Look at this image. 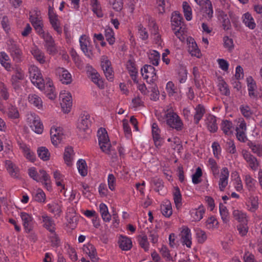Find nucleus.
Listing matches in <instances>:
<instances>
[{
  "label": "nucleus",
  "instance_id": "1",
  "mask_svg": "<svg viewBox=\"0 0 262 262\" xmlns=\"http://www.w3.org/2000/svg\"><path fill=\"white\" fill-rule=\"evenodd\" d=\"M29 72L32 83L40 90L47 89L50 92L48 94L49 98L51 99H54L56 94L54 93V87L51 79L49 78L43 79L40 70L34 65L29 67Z\"/></svg>",
  "mask_w": 262,
  "mask_h": 262
},
{
  "label": "nucleus",
  "instance_id": "2",
  "mask_svg": "<svg viewBox=\"0 0 262 262\" xmlns=\"http://www.w3.org/2000/svg\"><path fill=\"white\" fill-rule=\"evenodd\" d=\"M163 119L166 124L177 131L182 130L183 122L179 115L172 108L167 109L164 113Z\"/></svg>",
  "mask_w": 262,
  "mask_h": 262
},
{
  "label": "nucleus",
  "instance_id": "3",
  "mask_svg": "<svg viewBox=\"0 0 262 262\" xmlns=\"http://www.w3.org/2000/svg\"><path fill=\"white\" fill-rule=\"evenodd\" d=\"M7 50L13 61L20 62L23 58V51L19 45L12 38H9L6 42Z\"/></svg>",
  "mask_w": 262,
  "mask_h": 262
},
{
  "label": "nucleus",
  "instance_id": "4",
  "mask_svg": "<svg viewBox=\"0 0 262 262\" xmlns=\"http://www.w3.org/2000/svg\"><path fill=\"white\" fill-rule=\"evenodd\" d=\"M97 136L101 150L106 154H109L111 144L106 130L104 128H100L98 131Z\"/></svg>",
  "mask_w": 262,
  "mask_h": 262
},
{
  "label": "nucleus",
  "instance_id": "5",
  "mask_svg": "<svg viewBox=\"0 0 262 262\" xmlns=\"http://www.w3.org/2000/svg\"><path fill=\"white\" fill-rule=\"evenodd\" d=\"M27 122L33 131L38 134H41L43 130V126L39 117L35 113L28 114Z\"/></svg>",
  "mask_w": 262,
  "mask_h": 262
},
{
  "label": "nucleus",
  "instance_id": "6",
  "mask_svg": "<svg viewBox=\"0 0 262 262\" xmlns=\"http://www.w3.org/2000/svg\"><path fill=\"white\" fill-rule=\"evenodd\" d=\"M141 73L143 78L148 83H154L158 79L156 69L151 65H144L141 70Z\"/></svg>",
  "mask_w": 262,
  "mask_h": 262
},
{
  "label": "nucleus",
  "instance_id": "7",
  "mask_svg": "<svg viewBox=\"0 0 262 262\" xmlns=\"http://www.w3.org/2000/svg\"><path fill=\"white\" fill-rule=\"evenodd\" d=\"M48 17L50 24L53 29L58 34L62 32L58 16L55 12L54 8L49 6L48 8Z\"/></svg>",
  "mask_w": 262,
  "mask_h": 262
},
{
  "label": "nucleus",
  "instance_id": "8",
  "mask_svg": "<svg viewBox=\"0 0 262 262\" xmlns=\"http://www.w3.org/2000/svg\"><path fill=\"white\" fill-rule=\"evenodd\" d=\"M80 49L84 55L90 57L92 55V45L90 38L86 35H82L79 38Z\"/></svg>",
  "mask_w": 262,
  "mask_h": 262
},
{
  "label": "nucleus",
  "instance_id": "9",
  "mask_svg": "<svg viewBox=\"0 0 262 262\" xmlns=\"http://www.w3.org/2000/svg\"><path fill=\"white\" fill-rule=\"evenodd\" d=\"M22 222V224L25 231L29 233L33 228L35 223L32 215L25 212H20L19 214Z\"/></svg>",
  "mask_w": 262,
  "mask_h": 262
},
{
  "label": "nucleus",
  "instance_id": "10",
  "mask_svg": "<svg viewBox=\"0 0 262 262\" xmlns=\"http://www.w3.org/2000/svg\"><path fill=\"white\" fill-rule=\"evenodd\" d=\"M101 67L103 71L104 75L109 81H113L114 79V71L112 67L111 61L107 57L103 56L101 58Z\"/></svg>",
  "mask_w": 262,
  "mask_h": 262
},
{
  "label": "nucleus",
  "instance_id": "11",
  "mask_svg": "<svg viewBox=\"0 0 262 262\" xmlns=\"http://www.w3.org/2000/svg\"><path fill=\"white\" fill-rule=\"evenodd\" d=\"M45 41V47L47 52L52 55H55L58 52V50L55 41L49 33H48L41 37Z\"/></svg>",
  "mask_w": 262,
  "mask_h": 262
},
{
  "label": "nucleus",
  "instance_id": "12",
  "mask_svg": "<svg viewBox=\"0 0 262 262\" xmlns=\"http://www.w3.org/2000/svg\"><path fill=\"white\" fill-rule=\"evenodd\" d=\"M60 99L61 100L60 105L62 111L65 113H68L72 105V96L71 94L66 91L60 92L59 95Z\"/></svg>",
  "mask_w": 262,
  "mask_h": 262
},
{
  "label": "nucleus",
  "instance_id": "13",
  "mask_svg": "<svg viewBox=\"0 0 262 262\" xmlns=\"http://www.w3.org/2000/svg\"><path fill=\"white\" fill-rule=\"evenodd\" d=\"M246 209L248 211L254 213L259 208V198L256 195L250 193L246 199Z\"/></svg>",
  "mask_w": 262,
  "mask_h": 262
},
{
  "label": "nucleus",
  "instance_id": "14",
  "mask_svg": "<svg viewBox=\"0 0 262 262\" xmlns=\"http://www.w3.org/2000/svg\"><path fill=\"white\" fill-rule=\"evenodd\" d=\"M229 171L227 167H224L221 170L218 182L219 189L221 191H224L228 185Z\"/></svg>",
  "mask_w": 262,
  "mask_h": 262
},
{
  "label": "nucleus",
  "instance_id": "15",
  "mask_svg": "<svg viewBox=\"0 0 262 262\" xmlns=\"http://www.w3.org/2000/svg\"><path fill=\"white\" fill-rule=\"evenodd\" d=\"M87 74L92 81L96 84L100 89H102L104 88L103 81L102 78H100V75L95 69H93L92 67H88Z\"/></svg>",
  "mask_w": 262,
  "mask_h": 262
},
{
  "label": "nucleus",
  "instance_id": "16",
  "mask_svg": "<svg viewBox=\"0 0 262 262\" xmlns=\"http://www.w3.org/2000/svg\"><path fill=\"white\" fill-rule=\"evenodd\" d=\"M181 243L187 248H191L192 245V236L191 230L187 226H183L179 234Z\"/></svg>",
  "mask_w": 262,
  "mask_h": 262
},
{
  "label": "nucleus",
  "instance_id": "17",
  "mask_svg": "<svg viewBox=\"0 0 262 262\" xmlns=\"http://www.w3.org/2000/svg\"><path fill=\"white\" fill-rule=\"evenodd\" d=\"M188 51L191 56L200 58L202 54L194 39L192 37H188L186 39Z\"/></svg>",
  "mask_w": 262,
  "mask_h": 262
},
{
  "label": "nucleus",
  "instance_id": "18",
  "mask_svg": "<svg viewBox=\"0 0 262 262\" xmlns=\"http://www.w3.org/2000/svg\"><path fill=\"white\" fill-rule=\"evenodd\" d=\"M91 125L90 116L88 113L81 114L78 120L77 127L81 131L88 129Z\"/></svg>",
  "mask_w": 262,
  "mask_h": 262
},
{
  "label": "nucleus",
  "instance_id": "19",
  "mask_svg": "<svg viewBox=\"0 0 262 262\" xmlns=\"http://www.w3.org/2000/svg\"><path fill=\"white\" fill-rule=\"evenodd\" d=\"M51 139L52 144L57 146L62 139L63 132L62 128L53 126L50 129Z\"/></svg>",
  "mask_w": 262,
  "mask_h": 262
},
{
  "label": "nucleus",
  "instance_id": "20",
  "mask_svg": "<svg viewBox=\"0 0 262 262\" xmlns=\"http://www.w3.org/2000/svg\"><path fill=\"white\" fill-rule=\"evenodd\" d=\"M243 155L244 159L248 164L249 168L253 171L258 169L259 163L257 158L248 151H243Z\"/></svg>",
  "mask_w": 262,
  "mask_h": 262
},
{
  "label": "nucleus",
  "instance_id": "21",
  "mask_svg": "<svg viewBox=\"0 0 262 262\" xmlns=\"http://www.w3.org/2000/svg\"><path fill=\"white\" fill-rule=\"evenodd\" d=\"M40 220L41 221L42 227L48 231L56 229L55 221L51 216L48 215L47 213H43Z\"/></svg>",
  "mask_w": 262,
  "mask_h": 262
},
{
  "label": "nucleus",
  "instance_id": "22",
  "mask_svg": "<svg viewBox=\"0 0 262 262\" xmlns=\"http://www.w3.org/2000/svg\"><path fill=\"white\" fill-rule=\"evenodd\" d=\"M18 144L24 157L28 160L34 162L36 160V156L35 153L30 149V146L23 142H18Z\"/></svg>",
  "mask_w": 262,
  "mask_h": 262
},
{
  "label": "nucleus",
  "instance_id": "23",
  "mask_svg": "<svg viewBox=\"0 0 262 262\" xmlns=\"http://www.w3.org/2000/svg\"><path fill=\"white\" fill-rule=\"evenodd\" d=\"M152 139L155 145L159 148L162 145L163 139L161 137V130L156 123H153L151 126Z\"/></svg>",
  "mask_w": 262,
  "mask_h": 262
},
{
  "label": "nucleus",
  "instance_id": "24",
  "mask_svg": "<svg viewBox=\"0 0 262 262\" xmlns=\"http://www.w3.org/2000/svg\"><path fill=\"white\" fill-rule=\"evenodd\" d=\"M83 253L87 254L92 261L96 262L98 259L96 249L94 246L90 243L84 244L82 247Z\"/></svg>",
  "mask_w": 262,
  "mask_h": 262
},
{
  "label": "nucleus",
  "instance_id": "25",
  "mask_svg": "<svg viewBox=\"0 0 262 262\" xmlns=\"http://www.w3.org/2000/svg\"><path fill=\"white\" fill-rule=\"evenodd\" d=\"M56 72L59 75V80L62 83L69 84L72 82V75L67 70L63 68H59L57 69Z\"/></svg>",
  "mask_w": 262,
  "mask_h": 262
},
{
  "label": "nucleus",
  "instance_id": "26",
  "mask_svg": "<svg viewBox=\"0 0 262 262\" xmlns=\"http://www.w3.org/2000/svg\"><path fill=\"white\" fill-rule=\"evenodd\" d=\"M205 212V209L202 205L198 208L192 209L190 211V214L192 221L198 222L203 219Z\"/></svg>",
  "mask_w": 262,
  "mask_h": 262
},
{
  "label": "nucleus",
  "instance_id": "27",
  "mask_svg": "<svg viewBox=\"0 0 262 262\" xmlns=\"http://www.w3.org/2000/svg\"><path fill=\"white\" fill-rule=\"evenodd\" d=\"M205 125L211 133H215L218 129L216 118L212 115H208L205 120Z\"/></svg>",
  "mask_w": 262,
  "mask_h": 262
},
{
  "label": "nucleus",
  "instance_id": "28",
  "mask_svg": "<svg viewBox=\"0 0 262 262\" xmlns=\"http://www.w3.org/2000/svg\"><path fill=\"white\" fill-rule=\"evenodd\" d=\"M245 186L247 189L250 193H253L256 190V185L257 181L253 178L250 174H246L244 176V179Z\"/></svg>",
  "mask_w": 262,
  "mask_h": 262
},
{
  "label": "nucleus",
  "instance_id": "29",
  "mask_svg": "<svg viewBox=\"0 0 262 262\" xmlns=\"http://www.w3.org/2000/svg\"><path fill=\"white\" fill-rule=\"evenodd\" d=\"M0 64L8 72L12 69L11 59L5 51L0 52Z\"/></svg>",
  "mask_w": 262,
  "mask_h": 262
},
{
  "label": "nucleus",
  "instance_id": "30",
  "mask_svg": "<svg viewBox=\"0 0 262 262\" xmlns=\"http://www.w3.org/2000/svg\"><path fill=\"white\" fill-rule=\"evenodd\" d=\"M28 99L29 102L39 110L43 109V102L41 98L36 94H30Z\"/></svg>",
  "mask_w": 262,
  "mask_h": 262
},
{
  "label": "nucleus",
  "instance_id": "31",
  "mask_svg": "<svg viewBox=\"0 0 262 262\" xmlns=\"http://www.w3.org/2000/svg\"><path fill=\"white\" fill-rule=\"evenodd\" d=\"M218 19L221 24L223 29L225 31H228L231 29V25L229 17L225 12L222 11L219 13Z\"/></svg>",
  "mask_w": 262,
  "mask_h": 262
},
{
  "label": "nucleus",
  "instance_id": "32",
  "mask_svg": "<svg viewBox=\"0 0 262 262\" xmlns=\"http://www.w3.org/2000/svg\"><path fill=\"white\" fill-rule=\"evenodd\" d=\"M207 166L211 173L214 178H217L219 174V165L216 161L212 158H209L207 161Z\"/></svg>",
  "mask_w": 262,
  "mask_h": 262
},
{
  "label": "nucleus",
  "instance_id": "33",
  "mask_svg": "<svg viewBox=\"0 0 262 262\" xmlns=\"http://www.w3.org/2000/svg\"><path fill=\"white\" fill-rule=\"evenodd\" d=\"M36 33L41 37L46 34L49 33L48 32H45L43 29V22L42 19H36L35 20L30 21Z\"/></svg>",
  "mask_w": 262,
  "mask_h": 262
},
{
  "label": "nucleus",
  "instance_id": "34",
  "mask_svg": "<svg viewBox=\"0 0 262 262\" xmlns=\"http://www.w3.org/2000/svg\"><path fill=\"white\" fill-rule=\"evenodd\" d=\"M118 244L120 249L124 251H128L130 250L133 246L131 238L122 235L120 236Z\"/></svg>",
  "mask_w": 262,
  "mask_h": 262
},
{
  "label": "nucleus",
  "instance_id": "35",
  "mask_svg": "<svg viewBox=\"0 0 262 262\" xmlns=\"http://www.w3.org/2000/svg\"><path fill=\"white\" fill-rule=\"evenodd\" d=\"M30 52L34 58L40 63L43 64L46 62V57L44 53L36 46L32 47Z\"/></svg>",
  "mask_w": 262,
  "mask_h": 262
},
{
  "label": "nucleus",
  "instance_id": "36",
  "mask_svg": "<svg viewBox=\"0 0 262 262\" xmlns=\"http://www.w3.org/2000/svg\"><path fill=\"white\" fill-rule=\"evenodd\" d=\"M171 22L172 28L184 26L183 17L178 11H174L172 13Z\"/></svg>",
  "mask_w": 262,
  "mask_h": 262
},
{
  "label": "nucleus",
  "instance_id": "37",
  "mask_svg": "<svg viewBox=\"0 0 262 262\" xmlns=\"http://www.w3.org/2000/svg\"><path fill=\"white\" fill-rule=\"evenodd\" d=\"M242 21L243 24L249 29L253 30L256 27V24L251 14L247 12L242 15Z\"/></svg>",
  "mask_w": 262,
  "mask_h": 262
},
{
  "label": "nucleus",
  "instance_id": "38",
  "mask_svg": "<svg viewBox=\"0 0 262 262\" xmlns=\"http://www.w3.org/2000/svg\"><path fill=\"white\" fill-rule=\"evenodd\" d=\"M221 128L225 135L230 136L232 134L234 127L232 122L226 119L222 120Z\"/></svg>",
  "mask_w": 262,
  "mask_h": 262
},
{
  "label": "nucleus",
  "instance_id": "39",
  "mask_svg": "<svg viewBox=\"0 0 262 262\" xmlns=\"http://www.w3.org/2000/svg\"><path fill=\"white\" fill-rule=\"evenodd\" d=\"M137 242L139 246L142 248L145 252H148L149 251L150 244L148 241L147 235L145 233L140 234L137 237Z\"/></svg>",
  "mask_w": 262,
  "mask_h": 262
},
{
  "label": "nucleus",
  "instance_id": "40",
  "mask_svg": "<svg viewBox=\"0 0 262 262\" xmlns=\"http://www.w3.org/2000/svg\"><path fill=\"white\" fill-rule=\"evenodd\" d=\"M205 113V108L202 104H198L194 108V113L193 116L194 122L195 124H199L200 121L202 119Z\"/></svg>",
  "mask_w": 262,
  "mask_h": 262
},
{
  "label": "nucleus",
  "instance_id": "41",
  "mask_svg": "<svg viewBox=\"0 0 262 262\" xmlns=\"http://www.w3.org/2000/svg\"><path fill=\"white\" fill-rule=\"evenodd\" d=\"M205 226L207 229L213 231L219 228V223L214 216H211L206 220Z\"/></svg>",
  "mask_w": 262,
  "mask_h": 262
},
{
  "label": "nucleus",
  "instance_id": "42",
  "mask_svg": "<svg viewBox=\"0 0 262 262\" xmlns=\"http://www.w3.org/2000/svg\"><path fill=\"white\" fill-rule=\"evenodd\" d=\"M162 214L166 217H169L172 213L171 204L169 201L163 202L161 205Z\"/></svg>",
  "mask_w": 262,
  "mask_h": 262
},
{
  "label": "nucleus",
  "instance_id": "43",
  "mask_svg": "<svg viewBox=\"0 0 262 262\" xmlns=\"http://www.w3.org/2000/svg\"><path fill=\"white\" fill-rule=\"evenodd\" d=\"M6 166L7 171L13 178H17L18 177L19 169V168L11 161H6Z\"/></svg>",
  "mask_w": 262,
  "mask_h": 262
},
{
  "label": "nucleus",
  "instance_id": "44",
  "mask_svg": "<svg viewBox=\"0 0 262 262\" xmlns=\"http://www.w3.org/2000/svg\"><path fill=\"white\" fill-rule=\"evenodd\" d=\"M235 220L239 223H248V219L246 212L239 210H234L232 213Z\"/></svg>",
  "mask_w": 262,
  "mask_h": 262
},
{
  "label": "nucleus",
  "instance_id": "45",
  "mask_svg": "<svg viewBox=\"0 0 262 262\" xmlns=\"http://www.w3.org/2000/svg\"><path fill=\"white\" fill-rule=\"evenodd\" d=\"M99 211L103 221L109 222L111 220V215L108 212L107 206L104 203H101L99 205Z\"/></svg>",
  "mask_w": 262,
  "mask_h": 262
},
{
  "label": "nucleus",
  "instance_id": "46",
  "mask_svg": "<svg viewBox=\"0 0 262 262\" xmlns=\"http://www.w3.org/2000/svg\"><path fill=\"white\" fill-rule=\"evenodd\" d=\"M42 179L39 182L42 183L44 187L48 190L51 189V180L50 176L43 169L39 170Z\"/></svg>",
  "mask_w": 262,
  "mask_h": 262
},
{
  "label": "nucleus",
  "instance_id": "47",
  "mask_svg": "<svg viewBox=\"0 0 262 262\" xmlns=\"http://www.w3.org/2000/svg\"><path fill=\"white\" fill-rule=\"evenodd\" d=\"M48 238L53 247H58L60 244L59 237L56 230L48 231Z\"/></svg>",
  "mask_w": 262,
  "mask_h": 262
},
{
  "label": "nucleus",
  "instance_id": "48",
  "mask_svg": "<svg viewBox=\"0 0 262 262\" xmlns=\"http://www.w3.org/2000/svg\"><path fill=\"white\" fill-rule=\"evenodd\" d=\"M90 5L94 13L96 14L98 17H102L103 16V13L99 2L98 0H90Z\"/></svg>",
  "mask_w": 262,
  "mask_h": 262
},
{
  "label": "nucleus",
  "instance_id": "49",
  "mask_svg": "<svg viewBox=\"0 0 262 262\" xmlns=\"http://www.w3.org/2000/svg\"><path fill=\"white\" fill-rule=\"evenodd\" d=\"M48 210L54 215H59L61 212V205L57 202H52L47 204Z\"/></svg>",
  "mask_w": 262,
  "mask_h": 262
},
{
  "label": "nucleus",
  "instance_id": "50",
  "mask_svg": "<svg viewBox=\"0 0 262 262\" xmlns=\"http://www.w3.org/2000/svg\"><path fill=\"white\" fill-rule=\"evenodd\" d=\"M53 177L55 180L56 184L61 187L60 192L65 189V186L63 184L64 176L58 170H55L53 172Z\"/></svg>",
  "mask_w": 262,
  "mask_h": 262
},
{
  "label": "nucleus",
  "instance_id": "51",
  "mask_svg": "<svg viewBox=\"0 0 262 262\" xmlns=\"http://www.w3.org/2000/svg\"><path fill=\"white\" fill-rule=\"evenodd\" d=\"M149 59L152 65L157 66L160 60V54L156 50H151L148 55Z\"/></svg>",
  "mask_w": 262,
  "mask_h": 262
},
{
  "label": "nucleus",
  "instance_id": "52",
  "mask_svg": "<svg viewBox=\"0 0 262 262\" xmlns=\"http://www.w3.org/2000/svg\"><path fill=\"white\" fill-rule=\"evenodd\" d=\"M173 197L176 208L178 209H180L182 206V195L180 190L178 187L174 188Z\"/></svg>",
  "mask_w": 262,
  "mask_h": 262
},
{
  "label": "nucleus",
  "instance_id": "53",
  "mask_svg": "<svg viewBox=\"0 0 262 262\" xmlns=\"http://www.w3.org/2000/svg\"><path fill=\"white\" fill-rule=\"evenodd\" d=\"M73 154L74 150L72 147L68 146L65 148L63 158L67 165H69L71 164Z\"/></svg>",
  "mask_w": 262,
  "mask_h": 262
},
{
  "label": "nucleus",
  "instance_id": "54",
  "mask_svg": "<svg viewBox=\"0 0 262 262\" xmlns=\"http://www.w3.org/2000/svg\"><path fill=\"white\" fill-rule=\"evenodd\" d=\"M38 157L43 161H46L49 160L50 154L48 149L43 146H41L37 149Z\"/></svg>",
  "mask_w": 262,
  "mask_h": 262
},
{
  "label": "nucleus",
  "instance_id": "55",
  "mask_svg": "<svg viewBox=\"0 0 262 262\" xmlns=\"http://www.w3.org/2000/svg\"><path fill=\"white\" fill-rule=\"evenodd\" d=\"M239 111L242 115L246 119H250L252 118L253 112L251 107L247 105H241L239 106Z\"/></svg>",
  "mask_w": 262,
  "mask_h": 262
},
{
  "label": "nucleus",
  "instance_id": "56",
  "mask_svg": "<svg viewBox=\"0 0 262 262\" xmlns=\"http://www.w3.org/2000/svg\"><path fill=\"white\" fill-rule=\"evenodd\" d=\"M77 167L79 173L83 177L85 176L88 173L87 165L85 160H79L77 162Z\"/></svg>",
  "mask_w": 262,
  "mask_h": 262
},
{
  "label": "nucleus",
  "instance_id": "57",
  "mask_svg": "<svg viewBox=\"0 0 262 262\" xmlns=\"http://www.w3.org/2000/svg\"><path fill=\"white\" fill-rule=\"evenodd\" d=\"M183 10L184 16L187 21H190L192 19V9L189 4L186 2L183 3Z\"/></svg>",
  "mask_w": 262,
  "mask_h": 262
},
{
  "label": "nucleus",
  "instance_id": "58",
  "mask_svg": "<svg viewBox=\"0 0 262 262\" xmlns=\"http://www.w3.org/2000/svg\"><path fill=\"white\" fill-rule=\"evenodd\" d=\"M105 37L106 40L110 45H113L115 42V33L113 30L111 28L105 29Z\"/></svg>",
  "mask_w": 262,
  "mask_h": 262
},
{
  "label": "nucleus",
  "instance_id": "59",
  "mask_svg": "<svg viewBox=\"0 0 262 262\" xmlns=\"http://www.w3.org/2000/svg\"><path fill=\"white\" fill-rule=\"evenodd\" d=\"M28 173L29 177L34 181L39 182L42 179V175L38 172L35 167H30L28 170Z\"/></svg>",
  "mask_w": 262,
  "mask_h": 262
},
{
  "label": "nucleus",
  "instance_id": "60",
  "mask_svg": "<svg viewBox=\"0 0 262 262\" xmlns=\"http://www.w3.org/2000/svg\"><path fill=\"white\" fill-rule=\"evenodd\" d=\"M173 30L176 36L181 41L185 40L186 38L185 35V27L184 26L173 28Z\"/></svg>",
  "mask_w": 262,
  "mask_h": 262
},
{
  "label": "nucleus",
  "instance_id": "61",
  "mask_svg": "<svg viewBox=\"0 0 262 262\" xmlns=\"http://www.w3.org/2000/svg\"><path fill=\"white\" fill-rule=\"evenodd\" d=\"M157 5L158 10L160 14L165 13L166 8L170 6L169 0H157Z\"/></svg>",
  "mask_w": 262,
  "mask_h": 262
},
{
  "label": "nucleus",
  "instance_id": "62",
  "mask_svg": "<svg viewBox=\"0 0 262 262\" xmlns=\"http://www.w3.org/2000/svg\"><path fill=\"white\" fill-rule=\"evenodd\" d=\"M249 147L254 154L258 157H262V144L251 143Z\"/></svg>",
  "mask_w": 262,
  "mask_h": 262
},
{
  "label": "nucleus",
  "instance_id": "63",
  "mask_svg": "<svg viewBox=\"0 0 262 262\" xmlns=\"http://www.w3.org/2000/svg\"><path fill=\"white\" fill-rule=\"evenodd\" d=\"M195 235L199 243H204L207 238L206 232L201 229L198 228L195 230Z\"/></svg>",
  "mask_w": 262,
  "mask_h": 262
},
{
  "label": "nucleus",
  "instance_id": "64",
  "mask_svg": "<svg viewBox=\"0 0 262 262\" xmlns=\"http://www.w3.org/2000/svg\"><path fill=\"white\" fill-rule=\"evenodd\" d=\"M34 200L39 203H45L46 202V196L43 191L38 188L37 189L35 193L33 195Z\"/></svg>",
  "mask_w": 262,
  "mask_h": 262
}]
</instances>
